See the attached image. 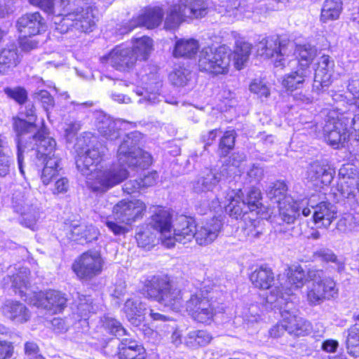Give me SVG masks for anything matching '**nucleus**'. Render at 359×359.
<instances>
[{"label":"nucleus","instance_id":"nucleus-1","mask_svg":"<svg viewBox=\"0 0 359 359\" xmlns=\"http://www.w3.org/2000/svg\"><path fill=\"white\" fill-rule=\"evenodd\" d=\"M141 134L133 132L123 139L117 151L118 163L107 165L102 158V151L93 147L83 151L76 144V160L78 170L86 176L87 186L93 191L105 192L121 184L129 176L125 164L130 168H148L152 162L151 155L137 147Z\"/></svg>","mask_w":359,"mask_h":359},{"label":"nucleus","instance_id":"nucleus-2","mask_svg":"<svg viewBox=\"0 0 359 359\" xmlns=\"http://www.w3.org/2000/svg\"><path fill=\"white\" fill-rule=\"evenodd\" d=\"M257 53L261 56L271 59L276 67H284L290 61L289 57L295 53L299 59L298 66L310 68V64L316 56L317 50L310 44L281 43L277 37H267L257 44Z\"/></svg>","mask_w":359,"mask_h":359},{"label":"nucleus","instance_id":"nucleus-3","mask_svg":"<svg viewBox=\"0 0 359 359\" xmlns=\"http://www.w3.org/2000/svg\"><path fill=\"white\" fill-rule=\"evenodd\" d=\"M22 157L24 159L23 153L31 151L32 156L35 155L39 160H43L45 163L42 170L41 180L43 184L48 185L51 180L58 175L60 158L55 154L56 142L43 129L27 135H24ZM24 170V169L22 168Z\"/></svg>","mask_w":359,"mask_h":359},{"label":"nucleus","instance_id":"nucleus-4","mask_svg":"<svg viewBox=\"0 0 359 359\" xmlns=\"http://www.w3.org/2000/svg\"><path fill=\"white\" fill-rule=\"evenodd\" d=\"M147 297L174 311L182 308V292L167 276H154L144 282Z\"/></svg>","mask_w":359,"mask_h":359},{"label":"nucleus","instance_id":"nucleus-5","mask_svg":"<svg viewBox=\"0 0 359 359\" xmlns=\"http://www.w3.org/2000/svg\"><path fill=\"white\" fill-rule=\"evenodd\" d=\"M261 191L258 188L252 187L248 191L246 197L243 198V194L241 189H229L225 196V200L217 198V201H212L211 209L216 210L217 207L223 204L226 212L236 219H238L248 213L253 212L261 205Z\"/></svg>","mask_w":359,"mask_h":359},{"label":"nucleus","instance_id":"nucleus-6","mask_svg":"<svg viewBox=\"0 0 359 359\" xmlns=\"http://www.w3.org/2000/svg\"><path fill=\"white\" fill-rule=\"evenodd\" d=\"M307 280L306 299L310 305H319L325 301L337 297L339 290L336 282L323 269H309L307 271Z\"/></svg>","mask_w":359,"mask_h":359},{"label":"nucleus","instance_id":"nucleus-7","mask_svg":"<svg viewBox=\"0 0 359 359\" xmlns=\"http://www.w3.org/2000/svg\"><path fill=\"white\" fill-rule=\"evenodd\" d=\"M325 116L323 131L327 143L338 148L350 136L351 111L341 112L338 108L326 109L323 112Z\"/></svg>","mask_w":359,"mask_h":359},{"label":"nucleus","instance_id":"nucleus-8","mask_svg":"<svg viewBox=\"0 0 359 359\" xmlns=\"http://www.w3.org/2000/svg\"><path fill=\"white\" fill-rule=\"evenodd\" d=\"M97 20L95 10L89 6L78 8L62 16H55L53 19L55 29L61 34L74 31L79 33L93 32Z\"/></svg>","mask_w":359,"mask_h":359},{"label":"nucleus","instance_id":"nucleus-9","mask_svg":"<svg viewBox=\"0 0 359 359\" xmlns=\"http://www.w3.org/2000/svg\"><path fill=\"white\" fill-rule=\"evenodd\" d=\"M134 84V91L140 97L137 101L138 104L147 107L161 102L160 89L162 83L154 67H147L141 70Z\"/></svg>","mask_w":359,"mask_h":359},{"label":"nucleus","instance_id":"nucleus-10","mask_svg":"<svg viewBox=\"0 0 359 359\" xmlns=\"http://www.w3.org/2000/svg\"><path fill=\"white\" fill-rule=\"evenodd\" d=\"M208 6L203 0H178L168 11L164 28L173 30L186 18H199L207 14Z\"/></svg>","mask_w":359,"mask_h":359},{"label":"nucleus","instance_id":"nucleus-11","mask_svg":"<svg viewBox=\"0 0 359 359\" xmlns=\"http://www.w3.org/2000/svg\"><path fill=\"white\" fill-rule=\"evenodd\" d=\"M205 287L191 295L186 302V311L196 322L210 324L219 312L217 303L212 301L211 292L205 290Z\"/></svg>","mask_w":359,"mask_h":359},{"label":"nucleus","instance_id":"nucleus-12","mask_svg":"<svg viewBox=\"0 0 359 359\" xmlns=\"http://www.w3.org/2000/svg\"><path fill=\"white\" fill-rule=\"evenodd\" d=\"M231 50L226 46L217 48L205 47L200 52L198 67L202 72L214 74H225L229 72Z\"/></svg>","mask_w":359,"mask_h":359},{"label":"nucleus","instance_id":"nucleus-13","mask_svg":"<svg viewBox=\"0 0 359 359\" xmlns=\"http://www.w3.org/2000/svg\"><path fill=\"white\" fill-rule=\"evenodd\" d=\"M27 299L29 304L50 314L62 313L67 302L65 294L55 290L34 292L32 296Z\"/></svg>","mask_w":359,"mask_h":359},{"label":"nucleus","instance_id":"nucleus-14","mask_svg":"<svg viewBox=\"0 0 359 359\" xmlns=\"http://www.w3.org/2000/svg\"><path fill=\"white\" fill-rule=\"evenodd\" d=\"M307 199L294 200L292 197H286L285 201L278 205L277 223L279 228L277 231L285 232V230L281 228L282 224H293L300 216V212L304 217L309 216L311 210L310 208L307 207Z\"/></svg>","mask_w":359,"mask_h":359},{"label":"nucleus","instance_id":"nucleus-15","mask_svg":"<svg viewBox=\"0 0 359 359\" xmlns=\"http://www.w3.org/2000/svg\"><path fill=\"white\" fill-rule=\"evenodd\" d=\"M21 116H25L27 120H25L22 118H14V128L18 134L17 141V159L18 168L20 174L24 176L25 171L22 170V146L24 142V135L33 133L36 130V126L34 124L36 119L35 111L34 105L31 103H28L25 107V109H22L20 111Z\"/></svg>","mask_w":359,"mask_h":359},{"label":"nucleus","instance_id":"nucleus-16","mask_svg":"<svg viewBox=\"0 0 359 359\" xmlns=\"http://www.w3.org/2000/svg\"><path fill=\"white\" fill-rule=\"evenodd\" d=\"M12 205L14 211L21 216V224L34 229L41 217L36 201H34L33 198H29L25 193L15 191L13 195Z\"/></svg>","mask_w":359,"mask_h":359},{"label":"nucleus","instance_id":"nucleus-17","mask_svg":"<svg viewBox=\"0 0 359 359\" xmlns=\"http://www.w3.org/2000/svg\"><path fill=\"white\" fill-rule=\"evenodd\" d=\"M100 62L121 72H129L135 67L137 57L131 48L120 44L100 57Z\"/></svg>","mask_w":359,"mask_h":359},{"label":"nucleus","instance_id":"nucleus-18","mask_svg":"<svg viewBox=\"0 0 359 359\" xmlns=\"http://www.w3.org/2000/svg\"><path fill=\"white\" fill-rule=\"evenodd\" d=\"M104 259L97 251L83 253L72 265V269L80 279L90 280L101 273Z\"/></svg>","mask_w":359,"mask_h":359},{"label":"nucleus","instance_id":"nucleus-19","mask_svg":"<svg viewBox=\"0 0 359 359\" xmlns=\"http://www.w3.org/2000/svg\"><path fill=\"white\" fill-rule=\"evenodd\" d=\"M163 15V9L158 6L146 8L138 15L123 25L118 29V32L120 34H125L137 27L156 28L161 23Z\"/></svg>","mask_w":359,"mask_h":359},{"label":"nucleus","instance_id":"nucleus-20","mask_svg":"<svg viewBox=\"0 0 359 359\" xmlns=\"http://www.w3.org/2000/svg\"><path fill=\"white\" fill-rule=\"evenodd\" d=\"M146 208L145 203L141 200L123 199L114 206L112 212L116 220L126 224H131L142 217Z\"/></svg>","mask_w":359,"mask_h":359},{"label":"nucleus","instance_id":"nucleus-21","mask_svg":"<svg viewBox=\"0 0 359 359\" xmlns=\"http://www.w3.org/2000/svg\"><path fill=\"white\" fill-rule=\"evenodd\" d=\"M29 271L26 267H10L8 275L3 278L2 285L4 287H13L15 292H18L21 297L28 302L30 296L33 292L29 290Z\"/></svg>","mask_w":359,"mask_h":359},{"label":"nucleus","instance_id":"nucleus-22","mask_svg":"<svg viewBox=\"0 0 359 359\" xmlns=\"http://www.w3.org/2000/svg\"><path fill=\"white\" fill-rule=\"evenodd\" d=\"M334 62L327 55L318 59L316 64L313 90L318 94L326 90L332 83Z\"/></svg>","mask_w":359,"mask_h":359},{"label":"nucleus","instance_id":"nucleus-23","mask_svg":"<svg viewBox=\"0 0 359 359\" xmlns=\"http://www.w3.org/2000/svg\"><path fill=\"white\" fill-rule=\"evenodd\" d=\"M338 191L344 198H353L359 193V171L355 165H343L339 170Z\"/></svg>","mask_w":359,"mask_h":359},{"label":"nucleus","instance_id":"nucleus-24","mask_svg":"<svg viewBox=\"0 0 359 359\" xmlns=\"http://www.w3.org/2000/svg\"><path fill=\"white\" fill-rule=\"evenodd\" d=\"M196 224L193 219L186 216H180L173 224L172 234L165 240V246L170 248L175 242L187 244L194 238Z\"/></svg>","mask_w":359,"mask_h":359},{"label":"nucleus","instance_id":"nucleus-25","mask_svg":"<svg viewBox=\"0 0 359 359\" xmlns=\"http://www.w3.org/2000/svg\"><path fill=\"white\" fill-rule=\"evenodd\" d=\"M267 303L280 311L282 321L285 325L287 332L289 333V327L295 325L297 314L299 313L294 301H288L285 297H278L274 290L266 297Z\"/></svg>","mask_w":359,"mask_h":359},{"label":"nucleus","instance_id":"nucleus-26","mask_svg":"<svg viewBox=\"0 0 359 359\" xmlns=\"http://www.w3.org/2000/svg\"><path fill=\"white\" fill-rule=\"evenodd\" d=\"M306 282H308L307 272L306 273L300 266H294L286 280L285 285H281V288L275 286L272 287L270 293L274 290L278 297L283 295L288 301H294V291L301 288Z\"/></svg>","mask_w":359,"mask_h":359},{"label":"nucleus","instance_id":"nucleus-27","mask_svg":"<svg viewBox=\"0 0 359 359\" xmlns=\"http://www.w3.org/2000/svg\"><path fill=\"white\" fill-rule=\"evenodd\" d=\"M222 227V221L212 218L210 221L196 224L194 238L199 245H208L218 236Z\"/></svg>","mask_w":359,"mask_h":359},{"label":"nucleus","instance_id":"nucleus-28","mask_svg":"<svg viewBox=\"0 0 359 359\" xmlns=\"http://www.w3.org/2000/svg\"><path fill=\"white\" fill-rule=\"evenodd\" d=\"M334 173V170L325 161H316L309 165L306 176L316 186H327L332 182Z\"/></svg>","mask_w":359,"mask_h":359},{"label":"nucleus","instance_id":"nucleus-29","mask_svg":"<svg viewBox=\"0 0 359 359\" xmlns=\"http://www.w3.org/2000/svg\"><path fill=\"white\" fill-rule=\"evenodd\" d=\"M307 207L313 210V222L319 227L327 228L337 216L335 206L327 201L315 205L312 200H308Z\"/></svg>","mask_w":359,"mask_h":359},{"label":"nucleus","instance_id":"nucleus-30","mask_svg":"<svg viewBox=\"0 0 359 359\" xmlns=\"http://www.w3.org/2000/svg\"><path fill=\"white\" fill-rule=\"evenodd\" d=\"M44 27V20L39 12L26 13L17 21V28L21 35L36 36Z\"/></svg>","mask_w":359,"mask_h":359},{"label":"nucleus","instance_id":"nucleus-31","mask_svg":"<svg viewBox=\"0 0 359 359\" xmlns=\"http://www.w3.org/2000/svg\"><path fill=\"white\" fill-rule=\"evenodd\" d=\"M2 314L15 324H22L31 318V312L27 306L18 302L6 300L1 306Z\"/></svg>","mask_w":359,"mask_h":359},{"label":"nucleus","instance_id":"nucleus-32","mask_svg":"<svg viewBox=\"0 0 359 359\" xmlns=\"http://www.w3.org/2000/svg\"><path fill=\"white\" fill-rule=\"evenodd\" d=\"M149 226L160 233L161 243L165 245V240L172 234L173 226L170 212L163 209L157 210L151 216Z\"/></svg>","mask_w":359,"mask_h":359},{"label":"nucleus","instance_id":"nucleus-33","mask_svg":"<svg viewBox=\"0 0 359 359\" xmlns=\"http://www.w3.org/2000/svg\"><path fill=\"white\" fill-rule=\"evenodd\" d=\"M94 125L99 133L109 140H116L119 137V130L116 122L102 111L94 113Z\"/></svg>","mask_w":359,"mask_h":359},{"label":"nucleus","instance_id":"nucleus-34","mask_svg":"<svg viewBox=\"0 0 359 359\" xmlns=\"http://www.w3.org/2000/svg\"><path fill=\"white\" fill-rule=\"evenodd\" d=\"M311 74V70L310 68L298 66L296 70L292 71L284 76L282 85L288 91H293L301 88Z\"/></svg>","mask_w":359,"mask_h":359},{"label":"nucleus","instance_id":"nucleus-35","mask_svg":"<svg viewBox=\"0 0 359 359\" xmlns=\"http://www.w3.org/2000/svg\"><path fill=\"white\" fill-rule=\"evenodd\" d=\"M123 311L128 321L137 327L144 320L147 309L138 299L130 298L126 302Z\"/></svg>","mask_w":359,"mask_h":359},{"label":"nucleus","instance_id":"nucleus-36","mask_svg":"<svg viewBox=\"0 0 359 359\" xmlns=\"http://www.w3.org/2000/svg\"><path fill=\"white\" fill-rule=\"evenodd\" d=\"M119 359H145L144 348L135 341L123 339L118 347Z\"/></svg>","mask_w":359,"mask_h":359},{"label":"nucleus","instance_id":"nucleus-37","mask_svg":"<svg viewBox=\"0 0 359 359\" xmlns=\"http://www.w3.org/2000/svg\"><path fill=\"white\" fill-rule=\"evenodd\" d=\"M20 62L17 47L11 45L0 51V74L11 72Z\"/></svg>","mask_w":359,"mask_h":359},{"label":"nucleus","instance_id":"nucleus-38","mask_svg":"<svg viewBox=\"0 0 359 359\" xmlns=\"http://www.w3.org/2000/svg\"><path fill=\"white\" fill-rule=\"evenodd\" d=\"M250 279L255 287L259 289H269L274 281L272 270L266 266H260L250 275Z\"/></svg>","mask_w":359,"mask_h":359},{"label":"nucleus","instance_id":"nucleus-39","mask_svg":"<svg viewBox=\"0 0 359 359\" xmlns=\"http://www.w3.org/2000/svg\"><path fill=\"white\" fill-rule=\"evenodd\" d=\"M219 181L218 175L212 170H207L193 182V190L197 194L212 191Z\"/></svg>","mask_w":359,"mask_h":359},{"label":"nucleus","instance_id":"nucleus-40","mask_svg":"<svg viewBox=\"0 0 359 359\" xmlns=\"http://www.w3.org/2000/svg\"><path fill=\"white\" fill-rule=\"evenodd\" d=\"M29 2L48 14L62 16V11L67 6L69 0H29Z\"/></svg>","mask_w":359,"mask_h":359},{"label":"nucleus","instance_id":"nucleus-41","mask_svg":"<svg viewBox=\"0 0 359 359\" xmlns=\"http://www.w3.org/2000/svg\"><path fill=\"white\" fill-rule=\"evenodd\" d=\"M199 48L198 41L194 39H181L176 41L173 55L175 57L191 58Z\"/></svg>","mask_w":359,"mask_h":359},{"label":"nucleus","instance_id":"nucleus-42","mask_svg":"<svg viewBox=\"0 0 359 359\" xmlns=\"http://www.w3.org/2000/svg\"><path fill=\"white\" fill-rule=\"evenodd\" d=\"M212 339L210 333L206 330H198L190 331L185 337L186 346L191 349H197L208 345Z\"/></svg>","mask_w":359,"mask_h":359},{"label":"nucleus","instance_id":"nucleus-43","mask_svg":"<svg viewBox=\"0 0 359 359\" xmlns=\"http://www.w3.org/2000/svg\"><path fill=\"white\" fill-rule=\"evenodd\" d=\"M131 50L138 59L146 60L153 50V40L149 36H143L133 40Z\"/></svg>","mask_w":359,"mask_h":359},{"label":"nucleus","instance_id":"nucleus-44","mask_svg":"<svg viewBox=\"0 0 359 359\" xmlns=\"http://www.w3.org/2000/svg\"><path fill=\"white\" fill-rule=\"evenodd\" d=\"M345 333L347 353L352 357H359V324L351 326Z\"/></svg>","mask_w":359,"mask_h":359},{"label":"nucleus","instance_id":"nucleus-45","mask_svg":"<svg viewBox=\"0 0 359 359\" xmlns=\"http://www.w3.org/2000/svg\"><path fill=\"white\" fill-rule=\"evenodd\" d=\"M340 0H325L321 9L320 20L323 22L337 19L341 13Z\"/></svg>","mask_w":359,"mask_h":359},{"label":"nucleus","instance_id":"nucleus-46","mask_svg":"<svg viewBox=\"0 0 359 359\" xmlns=\"http://www.w3.org/2000/svg\"><path fill=\"white\" fill-rule=\"evenodd\" d=\"M251 44L245 41H238L233 53L234 66L237 69L243 68L244 64L248 61L251 53Z\"/></svg>","mask_w":359,"mask_h":359},{"label":"nucleus","instance_id":"nucleus-47","mask_svg":"<svg viewBox=\"0 0 359 359\" xmlns=\"http://www.w3.org/2000/svg\"><path fill=\"white\" fill-rule=\"evenodd\" d=\"M287 186L283 181H276L269 185L266 194L272 203L279 205L286 197H292L286 194Z\"/></svg>","mask_w":359,"mask_h":359},{"label":"nucleus","instance_id":"nucleus-48","mask_svg":"<svg viewBox=\"0 0 359 359\" xmlns=\"http://www.w3.org/2000/svg\"><path fill=\"white\" fill-rule=\"evenodd\" d=\"M13 165V156L6 147L4 139L0 136V176L5 177L9 174Z\"/></svg>","mask_w":359,"mask_h":359},{"label":"nucleus","instance_id":"nucleus-49","mask_svg":"<svg viewBox=\"0 0 359 359\" xmlns=\"http://www.w3.org/2000/svg\"><path fill=\"white\" fill-rule=\"evenodd\" d=\"M156 234L151 231L149 226H141L136 233V240L139 247L150 249L155 245Z\"/></svg>","mask_w":359,"mask_h":359},{"label":"nucleus","instance_id":"nucleus-50","mask_svg":"<svg viewBox=\"0 0 359 359\" xmlns=\"http://www.w3.org/2000/svg\"><path fill=\"white\" fill-rule=\"evenodd\" d=\"M313 257L316 259L326 262H332L336 264L338 270L341 271L344 269V262L337 258L334 252L329 248H320L313 253Z\"/></svg>","mask_w":359,"mask_h":359},{"label":"nucleus","instance_id":"nucleus-51","mask_svg":"<svg viewBox=\"0 0 359 359\" xmlns=\"http://www.w3.org/2000/svg\"><path fill=\"white\" fill-rule=\"evenodd\" d=\"M219 12L235 16L243 15L245 12V3L241 0H229L219 8Z\"/></svg>","mask_w":359,"mask_h":359},{"label":"nucleus","instance_id":"nucleus-52","mask_svg":"<svg viewBox=\"0 0 359 359\" xmlns=\"http://www.w3.org/2000/svg\"><path fill=\"white\" fill-rule=\"evenodd\" d=\"M79 303L77 304V312L78 315L82 318L86 319L88 314L90 313H95L96 311L97 306L93 305V301L89 296H80L79 294Z\"/></svg>","mask_w":359,"mask_h":359},{"label":"nucleus","instance_id":"nucleus-53","mask_svg":"<svg viewBox=\"0 0 359 359\" xmlns=\"http://www.w3.org/2000/svg\"><path fill=\"white\" fill-rule=\"evenodd\" d=\"M102 325L107 332L116 337H122L126 334V331L121 324L111 317L105 316Z\"/></svg>","mask_w":359,"mask_h":359},{"label":"nucleus","instance_id":"nucleus-54","mask_svg":"<svg viewBox=\"0 0 359 359\" xmlns=\"http://www.w3.org/2000/svg\"><path fill=\"white\" fill-rule=\"evenodd\" d=\"M311 330V323L297 314L295 325L289 327V334L295 336H304L309 333Z\"/></svg>","mask_w":359,"mask_h":359},{"label":"nucleus","instance_id":"nucleus-55","mask_svg":"<svg viewBox=\"0 0 359 359\" xmlns=\"http://www.w3.org/2000/svg\"><path fill=\"white\" fill-rule=\"evenodd\" d=\"M236 133L233 130L225 132L219 142V152L222 156H226L235 144Z\"/></svg>","mask_w":359,"mask_h":359},{"label":"nucleus","instance_id":"nucleus-56","mask_svg":"<svg viewBox=\"0 0 359 359\" xmlns=\"http://www.w3.org/2000/svg\"><path fill=\"white\" fill-rule=\"evenodd\" d=\"M189 72L183 68L175 69L169 75V79L172 85L176 86H184L189 79Z\"/></svg>","mask_w":359,"mask_h":359},{"label":"nucleus","instance_id":"nucleus-57","mask_svg":"<svg viewBox=\"0 0 359 359\" xmlns=\"http://www.w3.org/2000/svg\"><path fill=\"white\" fill-rule=\"evenodd\" d=\"M351 107L355 108V109H353L355 114L351 112V118H350L349 123L350 135H352L354 140L359 143V101L355 102Z\"/></svg>","mask_w":359,"mask_h":359},{"label":"nucleus","instance_id":"nucleus-58","mask_svg":"<svg viewBox=\"0 0 359 359\" xmlns=\"http://www.w3.org/2000/svg\"><path fill=\"white\" fill-rule=\"evenodd\" d=\"M85 229L84 224H74L69 226L66 224V236L68 239L76 241L80 243V242H81V233L83 230Z\"/></svg>","mask_w":359,"mask_h":359},{"label":"nucleus","instance_id":"nucleus-59","mask_svg":"<svg viewBox=\"0 0 359 359\" xmlns=\"http://www.w3.org/2000/svg\"><path fill=\"white\" fill-rule=\"evenodd\" d=\"M250 90L259 97H267L270 95L268 86L261 80L255 79L252 81L250 85Z\"/></svg>","mask_w":359,"mask_h":359},{"label":"nucleus","instance_id":"nucleus-60","mask_svg":"<svg viewBox=\"0 0 359 359\" xmlns=\"http://www.w3.org/2000/svg\"><path fill=\"white\" fill-rule=\"evenodd\" d=\"M34 36L21 35L20 46L22 50L29 51L38 47L39 41L33 38Z\"/></svg>","mask_w":359,"mask_h":359},{"label":"nucleus","instance_id":"nucleus-61","mask_svg":"<svg viewBox=\"0 0 359 359\" xmlns=\"http://www.w3.org/2000/svg\"><path fill=\"white\" fill-rule=\"evenodd\" d=\"M244 231L245 234L250 239L258 238L262 233V228L259 226V222L254 220L250 222L249 224H246Z\"/></svg>","mask_w":359,"mask_h":359},{"label":"nucleus","instance_id":"nucleus-62","mask_svg":"<svg viewBox=\"0 0 359 359\" xmlns=\"http://www.w3.org/2000/svg\"><path fill=\"white\" fill-rule=\"evenodd\" d=\"M5 93L19 104L25 102L27 98L26 90L22 88H17L15 89L6 88L5 90Z\"/></svg>","mask_w":359,"mask_h":359},{"label":"nucleus","instance_id":"nucleus-63","mask_svg":"<svg viewBox=\"0 0 359 359\" xmlns=\"http://www.w3.org/2000/svg\"><path fill=\"white\" fill-rule=\"evenodd\" d=\"M85 229H86L83 230L81 235V244H83L84 242H91L92 241L97 239L98 236L97 229L95 226L92 225L87 226L85 224Z\"/></svg>","mask_w":359,"mask_h":359},{"label":"nucleus","instance_id":"nucleus-64","mask_svg":"<svg viewBox=\"0 0 359 359\" xmlns=\"http://www.w3.org/2000/svg\"><path fill=\"white\" fill-rule=\"evenodd\" d=\"M245 161L246 156L244 153H233L230 157L229 164L230 166L238 168L241 172L244 170V163Z\"/></svg>","mask_w":359,"mask_h":359}]
</instances>
